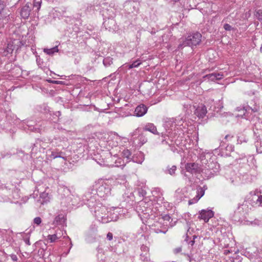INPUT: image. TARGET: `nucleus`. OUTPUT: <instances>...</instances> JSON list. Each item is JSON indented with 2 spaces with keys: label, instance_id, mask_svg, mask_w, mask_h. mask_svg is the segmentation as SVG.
I'll list each match as a JSON object with an SVG mask.
<instances>
[{
  "label": "nucleus",
  "instance_id": "obj_43",
  "mask_svg": "<svg viewBox=\"0 0 262 262\" xmlns=\"http://www.w3.org/2000/svg\"><path fill=\"white\" fill-rule=\"evenodd\" d=\"M194 243V240H192V241H190L189 242V244H190L191 246H193V244Z\"/></svg>",
  "mask_w": 262,
  "mask_h": 262
},
{
  "label": "nucleus",
  "instance_id": "obj_36",
  "mask_svg": "<svg viewBox=\"0 0 262 262\" xmlns=\"http://www.w3.org/2000/svg\"><path fill=\"white\" fill-rule=\"evenodd\" d=\"M181 251H182V247H179L176 248L173 250V253L176 254H177L180 253Z\"/></svg>",
  "mask_w": 262,
  "mask_h": 262
},
{
  "label": "nucleus",
  "instance_id": "obj_11",
  "mask_svg": "<svg viewBox=\"0 0 262 262\" xmlns=\"http://www.w3.org/2000/svg\"><path fill=\"white\" fill-rule=\"evenodd\" d=\"M147 203L143 201H140L137 207V209L139 213H142L143 214L148 216L151 212V209L149 208Z\"/></svg>",
  "mask_w": 262,
  "mask_h": 262
},
{
  "label": "nucleus",
  "instance_id": "obj_30",
  "mask_svg": "<svg viewBox=\"0 0 262 262\" xmlns=\"http://www.w3.org/2000/svg\"><path fill=\"white\" fill-rule=\"evenodd\" d=\"M177 169V167L174 165L172 166L170 168H168V173H169L170 175H173L175 173V171Z\"/></svg>",
  "mask_w": 262,
  "mask_h": 262
},
{
  "label": "nucleus",
  "instance_id": "obj_42",
  "mask_svg": "<svg viewBox=\"0 0 262 262\" xmlns=\"http://www.w3.org/2000/svg\"><path fill=\"white\" fill-rule=\"evenodd\" d=\"M11 257L12 259L14 261H16L17 259V256L15 255H12Z\"/></svg>",
  "mask_w": 262,
  "mask_h": 262
},
{
  "label": "nucleus",
  "instance_id": "obj_53",
  "mask_svg": "<svg viewBox=\"0 0 262 262\" xmlns=\"http://www.w3.org/2000/svg\"><path fill=\"white\" fill-rule=\"evenodd\" d=\"M107 165H110V166H113L114 165L113 164H110L109 165L108 164H107Z\"/></svg>",
  "mask_w": 262,
  "mask_h": 262
},
{
  "label": "nucleus",
  "instance_id": "obj_16",
  "mask_svg": "<svg viewBox=\"0 0 262 262\" xmlns=\"http://www.w3.org/2000/svg\"><path fill=\"white\" fill-rule=\"evenodd\" d=\"M31 5V3H28L21 8L20 11L21 17L25 19L28 18L30 14Z\"/></svg>",
  "mask_w": 262,
  "mask_h": 262
},
{
  "label": "nucleus",
  "instance_id": "obj_52",
  "mask_svg": "<svg viewBox=\"0 0 262 262\" xmlns=\"http://www.w3.org/2000/svg\"><path fill=\"white\" fill-rule=\"evenodd\" d=\"M58 236H61V235H60V233H58Z\"/></svg>",
  "mask_w": 262,
  "mask_h": 262
},
{
  "label": "nucleus",
  "instance_id": "obj_21",
  "mask_svg": "<svg viewBox=\"0 0 262 262\" xmlns=\"http://www.w3.org/2000/svg\"><path fill=\"white\" fill-rule=\"evenodd\" d=\"M66 219L64 215L63 214H60L56 216L53 222L54 225H62L65 222Z\"/></svg>",
  "mask_w": 262,
  "mask_h": 262
},
{
  "label": "nucleus",
  "instance_id": "obj_15",
  "mask_svg": "<svg viewBox=\"0 0 262 262\" xmlns=\"http://www.w3.org/2000/svg\"><path fill=\"white\" fill-rule=\"evenodd\" d=\"M200 218L205 222H207L214 215L213 212L211 210H202L200 213Z\"/></svg>",
  "mask_w": 262,
  "mask_h": 262
},
{
  "label": "nucleus",
  "instance_id": "obj_20",
  "mask_svg": "<svg viewBox=\"0 0 262 262\" xmlns=\"http://www.w3.org/2000/svg\"><path fill=\"white\" fill-rule=\"evenodd\" d=\"M159 220L161 222L163 225L164 224L167 225V228L169 226L171 227L172 226V225L171 224V222L172 221V219L169 215H165L163 216L162 218L159 219Z\"/></svg>",
  "mask_w": 262,
  "mask_h": 262
},
{
  "label": "nucleus",
  "instance_id": "obj_28",
  "mask_svg": "<svg viewBox=\"0 0 262 262\" xmlns=\"http://www.w3.org/2000/svg\"><path fill=\"white\" fill-rule=\"evenodd\" d=\"M138 139L140 142L141 145H143L147 142V138L143 134H141L138 136Z\"/></svg>",
  "mask_w": 262,
  "mask_h": 262
},
{
  "label": "nucleus",
  "instance_id": "obj_12",
  "mask_svg": "<svg viewBox=\"0 0 262 262\" xmlns=\"http://www.w3.org/2000/svg\"><path fill=\"white\" fill-rule=\"evenodd\" d=\"M205 187H199L197 189L196 195L194 198L190 199L188 201L189 205L196 203L204 195L205 193Z\"/></svg>",
  "mask_w": 262,
  "mask_h": 262
},
{
  "label": "nucleus",
  "instance_id": "obj_51",
  "mask_svg": "<svg viewBox=\"0 0 262 262\" xmlns=\"http://www.w3.org/2000/svg\"><path fill=\"white\" fill-rule=\"evenodd\" d=\"M17 43H19V44H20V43H21V41H17Z\"/></svg>",
  "mask_w": 262,
  "mask_h": 262
},
{
  "label": "nucleus",
  "instance_id": "obj_26",
  "mask_svg": "<svg viewBox=\"0 0 262 262\" xmlns=\"http://www.w3.org/2000/svg\"><path fill=\"white\" fill-rule=\"evenodd\" d=\"M122 156L123 158H125L127 160H130L131 159V152L128 149H124L122 152Z\"/></svg>",
  "mask_w": 262,
  "mask_h": 262
},
{
  "label": "nucleus",
  "instance_id": "obj_58",
  "mask_svg": "<svg viewBox=\"0 0 262 262\" xmlns=\"http://www.w3.org/2000/svg\"><path fill=\"white\" fill-rule=\"evenodd\" d=\"M261 206H262V204H261Z\"/></svg>",
  "mask_w": 262,
  "mask_h": 262
},
{
  "label": "nucleus",
  "instance_id": "obj_39",
  "mask_svg": "<svg viewBox=\"0 0 262 262\" xmlns=\"http://www.w3.org/2000/svg\"><path fill=\"white\" fill-rule=\"evenodd\" d=\"M4 9V5L3 3L0 1V14L1 13L2 10Z\"/></svg>",
  "mask_w": 262,
  "mask_h": 262
},
{
  "label": "nucleus",
  "instance_id": "obj_6",
  "mask_svg": "<svg viewBox=\"0 0 262 262\" xmlns=\"http://www.w3.org/2000/svg\"><path fill=\"white\" fill-rule=\"evenodd\" d=\"M151 230L156 233H163L164 234L166 233L168 230L167 225H163L160 220L151 225Z\"/></svg>",
  "mask_w": 262,
  "mask_h": 262
},
{
  "label": "nucleus",
  "instance_id": "obj_33",
  "mask_svg": "<svg viewBox=\"0 0 262 262\" xmlns=\"http://www.w3.org/2000/svg\"><path fill=\"white\" fill-rule=\"evenodd\" d=\"M132 64L133 68H137L141 64V62L140 60L138 59L134 61Z\"/></svg>",
  "mask_w": 262,
  "mask_h": 262
},
{
  "label": "nucleus",
  "instance_id": "obj_29",
  "mask_svg": "<svg viewBox=\"0 0 262 262\" xmlns=\"http://www.w3.org/2000/svg\"><path fill=\"white\" fill-rule=\"evenodd\" d=\"M13 43H14V42L13 41L12 43H9L8 44L6 50L7 52L8 53H12V51L15 49V47H13Z\"/></svg>",
  "mask_w": 262,
  "mask_h": 262
},
{
  "label": "nucleus",
  "instance_id": "obj_37",
  "mask_svg": "<svg viewBox=\"0 0 262 262\" xmlns=\"http://www.w3.org/2000/svg\"><path fill=\"white\" fill-rule=\"evenodd\" d=\"M224 28L226 31H230L233 29L232 27L228 24H225L224 25Z\"/></svg>",
  "mask_w": 262,
  "mask_h": 262
},
{
  "label": "nucleus",
  "instance_id": "obj_23",
  "mask_svg": "<svg viewBox=\"0 0 262 262\" xmlns=\"http://www.w3.org/2000/svg\"><path fill=\"white\" fill-rule=\"evenodd\" d=\"M40 198L43 199L42 200H39V201L42 205H43L45 203H47L49 201L48 193L45 192H43L40 194Z\"/></svg>",
  "mask_w": 262,
  "mask_h": 262
},
{
  "label": "nucleus",
  "instance_id": "obj_32",
  "mask_svg": "<svg viewBox=\"0 0 262 262\" xmlns=\"http://www.w3.org/2000/svg\"><path fill=\"white\" fill-rule=\"evenodd\" d=\"M41 1L34 2L33 7L37 8V10H39L41 6Z\"/></svg>",
  "mask_w": 262,
  "mask_h": 262
},
{
  "label": "nucleus",
  "instance_id": "obj_13",
  "mask_svg": "<svg viewBox=\"0 0 262 262\" xmlns=\"http://www.w3.org/2000/svg\"><path fill=\"white\" fill-rule=\"evenodd\" d=\"M185 168L187 171L191 173H195L200 171V168L198 164L195 163H187L185 165Z\"/></svg>",
  "mask_w": 262,
  "mask_h": 262
},
{
  "label": "nucleus",
  "instance_id": "obj_14",
  "mask_svg": "<svg viewBox=\"0 0 262 262\" xmlns=\"http://www.w3.org/2000/svg\"><path fill=\"white\" fill-rule=\"evenodd\" d=\"M148 110V107L144 104H141L138 105L135 110V116L137 117H142L146 113Z\"/></svg>",
  "mask_w": 262,
  "mask_h": 262
},
{
  "label": "nucleus",
  "instance_id": "obj_4",
  "mask_svg": "<svg viewBox=\"0 0 262 262\" xmlns=\"http://www.w3.org/2000/svg\"><path fill=\"white\" fill-rule=\"evenodd\" d=\"M261 192L257 189L251 191L247 196L246 200L252 207L260 206L262 204V195L259 194Z\"/></svg>",
  "mask_w": 262,
  "mask_h": 262
},
{
  "label": "nucleus",
  "instance_id": "obj_5",
  "mask_svg": "<svg viewBox=\"0 0 262 262\" xmlns=\"http://www.w3.org/2000/svg\"><path fill=\"white\" fill-rule=\"evenodd\" d=\"M176 119H174L173 118L170 119L169 120V121H168L166 124V127H168V125H170L171 128H168V129H166V133L165 134H162V137L164 138V139L162 141V143L163 144H169V143L168 141H166V137L168 138V139L170 140L171 142L172 141L173 139L174 138V135L175 133H172V129L173 127L174 129L177 125L176 122Z\"/></svg>",
  "mask_w": 262,
  "mask_h": 262
},
{
  "label": "nucleus",
  "instance_id": "obj_45",
  "mask_svg": "<svg viewBox=\"0 0 262 262\" xmlns=\"http://www.w3.org/2000/svg\"><path fill=\"white\" fill-rule=\"evenodd\" d=\"M4 156L3 155H2L1 153H0V159L1 158H4Z\"/></svg>",
  "mask_w": 262,
  "mask_h": 262
},
{
  "label": "nucleus",
  "instance_id": "obj_27",
  "mask_svg": "<svg viewBox=\"0 0 262 262\" xmlns=\"http://www.w3.org/2000/svg\"><path fill=\"white\" fill-rule=\"evenodd\" d=\"M103 63L105 67H108L113 63V58L107 57L103 59Z\"/></svg>",
  "mask_w": 262,
  "mask_h": 262
},
{
  "label": "nucleus",
  "instance_id": "obj_7",
  "mask_svg": "<svg viewBox=\"0 0 262 262\" xmlns=\"http://www.w3.org/2000/svg\"><path fill=\"white\" fill-rule=\"evenodd\" d=\"M248 212L245 211L243 208L239 204L236 210L234 211L232 220L236 222L240 221Z\"/></svg>",
  "mask_w": 262,
  "mask_h": 262
},
{
  "label": "nucleus",
  "instance_id": "obj_34",
  "mask_svg": "<svg viewBox=\"0 0 262 262\" xmlns=\"http://www.w3.org/2000/svg\"><path fill=\"white\" fill-rule=\"evenodd\" d=\"M33 223L37 225H39L41 223V219L40 217H36L33 220Z\"/></svg>",
  "mask_w": 262,
  "mask_h": 262
},
{
  "label": "nucleus",
  "instance_id": "obj_18",
  "mask_svg": "<svg viewBox=\"0 0 262 262\" xmlns=\"http://www.w3.org/2000/svg\"><path fill=\"white\" fill-rule=\"evenodd\" d=\"M224 77V75L222 73H214L207 74L203 77V78H207L211 81H214L216 80H220Z\"/></svg>",
  "mask_w": 262,
  "mask_h": 262
},
{
  "label": "nucleus",
  "instance_id": "obj_2",
  "mask_svg": "<svg viewBox=\"0 0 262 262\" xmlns=\"http://www.w3.org/2000/svg\"><path fill=\"white\" fill-rule=\"evenodd\" d=\"M97 195L100 198H105L111 194V186L108 181H100L95 184Z\"/></svg>",
  "mask_w": 262,
  "mask_h": 262
},
{
  "label": "nucleus",
  "instance_id": "obj_54",
  "mask_svg": "<svg viewBox=\"0 0 262 262\" xmlns=\"http://www.w3.org/2000/svg\"><path fill=\"white\" fill-rule=\"evenodd\" d=\"M67 237L68 239H69V240H70V241H71V239L69 238V236H67Z\"/></svg>",
  "mask_w": 262,
  "mask_h": 262
},
{
  "label": "nucleus",
  "instance_id": "obj_47",
  "mask_svg": "<svg viewBox=\"0 0 262 262\" xmlns=\"http://www.w3.org/2000/svg\"><path fill=\"white\" fill-rule=\"evenodd\" d=\"M260 51L261 53H262V44H261V47L260 48Z\"/></svg>",
  "mask_w": 262,
  "mask_h": 262
},
{
  "label": "nucleus",
  "instance_id": "obj_49",
  "mask_svg": "<svg viewBox=\"0 0 262 262\" xmlns=\"http://www.w3.org/2000/svg\"><path fill=\"white\" fill-rule=\"evenodd\" d=\"M70 249L72 248V246H73V244L72 243V242L71 241V243H70Z\"/></svg>",
  "mask_w": 262,
  "mask_h": 262
},
{
  "label": "nucleus",
  "instance_id": "obj_35",
  "mask_svg": "<svg viewBox=\"0 0 262 262\" xmlns=\"http://www.w3.org/2000/svg\"><path fill=\"white\" fill-rule=\"evenodd\" d=\"M251 224L254 226H259L260 225H261V221H259V220H255L254 221L251 222Z\"/></svg>",
  "mask_w": 262,
  "mask_h": 262
},
{
  "label": "nucleus",
  "instance_id": "obj_41",
  "mask_svg": "<svg viewBox=\"0 0 262 262\" xmlns=\"http://www.w3.org/2000/svg\"><path fill=\"white\" fill-rule=\"evenodd\" d=\"M124 66H125V67H127L128 69H131L132 68H134L132 64H125Z\"/></svg>",
  "mask_w": 262,
  "mask_h": 262
},
{
  "label": "nucleus",
  "instance_id": "obj_57",
  "mask_svg": "<svg viewBox=\"0 0 262 262\" xmlns=\"http://www.w3.org/2000/svg\"><path fill=\"white\" fill-rule=\"evenodd\" d=\"M58 113L59 115H60V112H58Z\"/></svg>",
  "mask_w": 262,
  "mask_h": 262
},
{
  "label": "nucleus",
  "instance_id": "obj_10",
  "mask_svg": "<svg viewBox=\"0 0 262 262\" xmlns=\"http://www.w3.org/2000/svg\"><path fill=\"white\" fill-rule=\"evenodd\" d=\"M64 154L62 151H58L57 150H49L47 152V158L49 160H52L57 158H60L64 160H66V158L63 156Z\"/></svg>",
  "mask_w": 262,
  "mask_h": 262
},
{
  "label": "nucleus",
  "instance_id": "obj_9",
  "mask_svg": "<svg viewBox=\"0 0 262 262\" xmlns=\"http://www.w3.org/2000/svg\"><path fill=\"white\" fill-rule=\"evenodd\" d=\"M236 110L237 112H242L241 114H238L237 116H245V117H246V114H248L250 112V111L253 112H257L259 110V107L255 105L253 107H251L250 106H248L247 107H237L236 108Z\"/></svg>",
  "mask_w": 262,
  "mask_h": 262
},
{
  "label": "nucleus",
  "instance_id": "obj_31",
  "mask_svg": "<svg viewBox=\"0 0 262 262\" xmlns=\"http://www.w3.org/2000/svg\"><path fill=\"white\" fill-rule=\"evenodd\" d=\"M138 193L140 196L143 197L146 195V192L142 188H140L138 189Z\"/></svg>",
  "mask_w": 262,
  "mask_h": 262
},
{
  "label": "nucleus",
  "instance_id": "obj_25",
  "mask_svg": "<svg viewBox=\"0 0 262 262\" xmlns=\"http://www.w3.org/2000/svg\"><path fill=\"white\" fill-rule=\"evenodd\" d=\"M244 209L245 211H249L252 209V207L249 204L248 202L245 200L242 204H239Z\"/></svg>",
  "mask_w": 262,
  "mask_h": 262
},
{
  "label": "nucleus",
  "instance_id": "obj_19",
  "mask_svg": "<svg viewBox=\"0 0 262 262\" xmlns=\"http://www.w3.org/2000/svg\"><path fill=\"white\" fill-rule=\"evenodd\" d=\"M144 130L150 132L155 135L159 134L156 126H155L154 124L152 123H148L146 124L145 127H144Z\"/></svg>",
  "mask_w": 262,
  "mask_h": 262
},
{
  "label": "nucleus",
  "instance_id": "obj_56",
  "mask_svg": "<svg viewBox=\"0 0 262 262\" xmlns=\"http://www.w3.org/2000/svg\"><path fill=\"white\" fill-rule=\"evenodd\" d=\"M230 148H231V150H232V147L231 146L230 147Z\"/></svg>",
  "mask_w": 262,
  "mask_h": 262
},
{
  "label": "nucleus",
  "instance_id": "obj_50",
  "mask_svg": "<svg viewBox=\"0 0 262 262\" xmlns=\"http://www.w3.org/2000/svg\"><path fill=\"white\" fill-rule=\"evenodd\" d=\"M27 244L29 245H30V242H29V240L27 241Z\"/></svg>",
  "mask_w": 262,
  "mask_h": 262
},
{
  "label": "nucleus",
  "instance_id": "obj_8",
  "mask_svg": "<svg viewBox=\"0 0 262 262\" xmlns=\"http://www.w3.org/2000/svg\"><path fill=\"white\" fill-rule=\"evenodd\" d=\"M79 200V199L77 196L75 197L74 195H70L65 198H63L61 202V204L63 206L71 205L76 206L78 204Z\"/></svg>",
  "mask_w": 262,
  "mask_h": 262
},
{
  "label": "nucleus",
  "instance_id": "obj_1",
  "mask_svg": "<svg viewBox=\"0 0 262 262\" xmlns=\"http://www.w3.org/2000/svg\"><path fill=\"white\" fill-rule=\"evenodd\" d=\"M95 215L97 220L102 223L116 221L118 218V214L108 211L105 206H101L96 209Z\"/></svg>",
  "mask_w": 262,
  "mask_h": 262
},
{
  "label": "nucleus",
  "instance_id": "obj_46",
  "mask_svg": "<svg viewBox=\"0 0 262 262\" xmlns=\"http://www.w3.org/2000/svg\"><path fill=\"white\" fill-rule=\"evenodd\" d=\"M229 137H230V136L229 135H226V136H225V138L226 139H227L228 138H229Z\"/></svg>",
  "mask_w": 262,
  "mask_h": 262
},
{
  "label": "nucleus",
  "instance_id": "obj_44",
  "mask_svg": "<svg viewBox=\"0 0 262 262\" xmlns=\"http://www.w3.org/2000/svg\"><path fill=\"white\" fill-rule=\"evenodd\" d=\"M180 193H181V192H178V191H177L176 192V197H178L179 195L180 194Z\"/></svg>",
  "mask_w": 262,
  "mask_h": 262
},
{
  "label": "nucleus",
  "instance_id": "obj_24",
  "mask_svg": "<svg viewBox=\"0 0 262 262\" xmlns=\"http://www.w3.org/2000/svg\"><path fill=\"white\" fill-rule=\"evenodd\" d=\"M61 236H58V232L52 235H48L47 236L48 239H49L51 243L55 242L57 239H59Z\"/></svg>",
  "mask_w": 262,
  "mask_h": 262
},
{
  "label": "nucleus",
  "instance_id": "obj_40",
  "mask_svg": "<svg viewBox=\"0 0 262 262\" xmlns=\"http://www.w3.org/2000/svg\"><path fill=\"white\" fill-rule=\"evenodd\" d=\"M258 19L260 21H261L262 20V11H261L260 12H258Z\"/></svg>",
  "mask_w": 262,
  "mask_h": 262
},
{
  "label": "nucleus",
  "instance_id": "obj_3",
  "mask_svg": "<svg viewBox=\"0 0 262 262\" xmlns=\"http://www.w3.org/2000/svg\"><path fill=\"white\" fill-rule=\"evenodd\" d=\"M202 37L201 34L199 32L193 33L185 38L182 44L179 45V48L185 46H189L191 48L196 46L201 42Z\"/></svg>",
  "mask_w": 262,
  "mask_h": 262
},
{
  "label": "nucleus",
  "instance_id": "obj_17",
  "mask_svg": "<svg viewBox=\"0 0 262 262\" xmlns=\"http://www.w3.org/2000/svg\"><path fill=\"white\" fill-rule=\"evenodd\" d=\"M195 114L200 118H203L207 113V109L205 105H200L196 108Z\"/></svg>",
  "mask_w": 262,
  "mask_h": 262
},
{
  "label": "nucleus",
  "instance_id": "obj_22",
  "mask_svg": "<svg viewBox=\"0 0 262 262\" xmlns=\"http://www.w3.org/2000/svg\"><path fill=\"white\" fill-rule=\"evenodd\" d=\"M58 51L59 50L57 46H56L52 48L51 49H43V52L49 55H52L54 54V53L58 52Z\"/></svg>",
  "mask_w": 262,
  "mask_h": 262
},
{
  "label": "nucleus",
  "instance_id": "obj_38",
  "mask_svg": "<svg viewBox=\"0 0 262 262\" xmlns=\"http://www.w3.org/2000/svg\"><path fill=\"white\" fill-rule=\"evenodd\" d=\"M113 234L111 233V232H108L107 234V238L108 239V240L109 241H111L113 239Z\"/></svg>",
  "mask_w": 262,
  "mask_h": 262
},
{
  "label": "nucleus",
  "instance_id": "obj_55",
  "mask_svg": "<svg viewBox=\"0 0 262 262\" xmlns=\"http://www.w3.org/2000/svg\"><path fill=\"white\" fill-rule=\"evenodd\" d=\"M55 83H58V82H57V81H55Z\"/></svg>",
  "mask_w": 262,
  "mask_h": 262
},
{
  "label": "nucleus",
  "instance_id": "obj_48",
  "mask_svg": "<svg viewBox=\"0 0 262 262\" xmlns=\"http://www.w3.org/2000/svg\"><path fill=\"white\" fill-rule=\"evenodd\" d=\"M225 252V253L227 254L228 253H229V251H227V250H225V252Z\"/></svg>",
  "mask_w": 262,
  "mask_h": 262
}]
</instances>
